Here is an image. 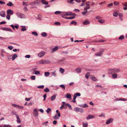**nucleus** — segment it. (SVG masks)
Masks as SVG:
<instances>
[{
  "label": "nucleus",
  "instance_id": "obj_1",
  "mask_svg": "<svg viewBox=\"0 0 127 127\" xmlns=\"http://www.w3.org/2000/svg\"><path fill=\"white\" fill-rule=\"evenodd\" d=\"M120 70L119 68H114L108 70V74H111L112 73H116L119 72Z\"/></svg>",
  "mask_w": 127,
  "mask_h": 127
},
{
  "label": "nucleus",
  "instance_id": "obj_2",
  "mask_svg": "<svg viewBox=\"0 0 127 127\" xmlns=\"http://www.w3.org/2000/svg\"><path fill=\"white\" fill-rule=\"evenodd\" d=\"M75 14L72 13L71 12H63L61 14V15L63 17H64L65 16H68V15L75 16Z\"/></svg>",
  "mask_w": 127,
  "mask_h": 127
},
{
  "label": "nucleus",
  "instance_id": "obj_3",
  "mask_svg": "<svg viewBox=\"0 0 127 127\" xmlns=\"http://www.w3.org/2000/svg\"><path fill=\"white\" fill-rule=\"evenodd\" d=\"M104 49H102L100 52H97L95 54V55L97 57L101 56L102 55V53L104 52Z\"/></svg>",
  "mask_w": 127,
  "mask_h": 127
},
{
  "label": "nucleus",
  "instance_id": "obj_4",
  "mask_svg": "<svg viewBox=\"0 0 127 127\" xmlns=\"http://www.w3.org/2000/svg\"><path fill=\"white\" fill-rule=\"evenodd\" d=\"M74 111L76 112H80L81 113H83L84 111V110L83 109L78 107L74 108Z\"/></svg>",
  "mask_w": 127,
  "mask_h": 127
},
{
  "label": "nucleus",
  "instance_id": "obj_5",
  "mask_svg": "<svg viewBox=\"0 0 127 127\" xmlns=\"http://www.w3.org/2000/svg\"><path fill=\"white\" fill-rule=\"evenodd\" d=\"M16 14L19 18H24V15L21 13L17 12L16 13Z\"/></svg>",
  "mask_w": 127,
  "mask_h": 127
},
{
  "label": "nucleus",
  "instance_id": "obj_6",
  "mask_svg": "<svg viewBox=\"0 0 127 127\" xmlns=\"http://www.w3.org/2000/svg\"><path fill=\"white\" fill-rule=\"evenodd\" d=\"M33 115L35 117H37L38 116V114L37 112V109H34L33 110Z\"/></svg>",
  "mask_w": 127,
  "mask_h": 127
},
{
  "label": "nucleus",
  "instance_id": "obj_7",
  "mask_svg": "<svg viewBox=\"0 0 127 127\" xmlns=\"http://www.w3.org/2000/svg\"><path fill=\"white\" fill-rule=\"evenodd\" d=\"M12 105L14 106V107H16V108L19 109H23V107L18 105L17 104H12Z\"/></svg>",
  "mask_w": 127,
  "mask_h": 127
},
{
  "label": "nucleus",
  "instance_id": "obj_8",
  "mask_svg": "<svg viewBox=\"0 0 127 127\" xmlns=\"http://www.w3.org/2000/svg\"><path fill=\"white\" fill-rule=\"evenodd\" d=\"M45 54V52L43 51H42L41 52L39 53L38 55L39 57H41L43 56Z\"/></svg>",
  "mask_w": 127,
  "mask_h": 127
},
{
  "label": "nucleus",
  "instance_id": "obj_9",
  "mask_svg": "<svg viewBox=\"0 0 127 127\" xmlns=\"http://www.w3.org/2000/svg\"><path fill=\"white\" fill-rule=\"evenodd\" d=\"M60 117V113H59L58 114H56L53 117V119H58Z\"/></svg>",
  "mask_w": 127,
  "mask_h": 127
},
{
  "label": "nucleus",
  "instance_id": "obj_10",
  "mask_svg": "<svg viewBox=\"0 0 127 127\" xmlns=\"http://www.w3.org/2000/svg\"><path fill=\"white\" fill-rule=\"evenodd\" d=\"M13 12L11 9H9L7 10V14L11 15L13 14Z\"/></svg>",
  "mask_w": 127,
  "mask_h": 127
},
{
  "label": "nucleus",
  "instance_id": "obj_11",
  "mask_svg": "<svg viewBox=\"0 0 127 127\" xmlns=\"http://www.w3.org/2000/svg\"><path fill=\"white\" fill-rule=\"evenodd\" d=\"M113 121V119L112 118H110L107 120L106 122V124H108L111 123H112Z\"/></svg>",
  "mask_w": 127,
  "mask_h": 127
},
{
  "label": "nucleus",
  "instance_id": "obj_12",
  "mask_svg": "<svg viewBox=\"0 0 127 127\" xmlns=\"http://www.w3.org/2000/svg\"><path fill=\"white\" fill-rule=\"evenodd\" d=\"M0 15L1 17H4L5 16V13L4 11H2L0 12Z\"/></svg>",
  "mask_w": 127,
  "mask_h": 127
},
{
  "label": "nucleus",
  "instance_id": "obj_13",
  "mask_svg": "<svg viewBox=\"0 0 127 127\" xmlns=\"http://www.w3.org/2000/svg\"><path fill=\"white\" fill-rule=\"evenodd\" d=\"M59 48L57 46H55L54 48L53 49H52L51 50V53H53L54 52H55L57 51L58 49Z\"/></svg>",
  "mask_w": 127,
  "mask_h": 127
},
{
  "label": "nucleus",
  "instance_id": "obj_14",
  "mask_svg": "<svg viewBox=\"0 0 127 127\" xmlns=\"http://www.w3.org/2000/svg\"><path fill=\"white\" fill-rule=\"evenodd\" d=\"M95 117L94 116L92 115L91 114L89 115L86 118V119L87 120H89L91 119H93Z\"/></svg>",
  "mask_w": 127,
  "mask_h": 127
},
{
  "label": "nucleus",
  "instance_id": "obj_15",
  "mask_svg": "<svg viewBox=\"0 0 127 127\" xmlns=\"http://www.w3.org/2000/svg\"><path fill=\"white\" fill-rule=\"evenodd\" d=\"M43 64H47L50 63V61L49 60H43Z\"/></svg>",
  "mask_w": 127,
  "mask_h": 127
},
{
  "label": "nucleus",
  "instance_id": "obj_16",
  "mask_svg": "<svg viewBox=\"0 0 127 127\" xmlns=\"http://www.w3.org/2000/svg\"><path fill=\"white\" fill-rule=\"evenodd\" d=\"M122 4L125 6L123 8V9L125 10H127V2H125V3H123Z\"/></svg>",
  "mask_w": 127,
  "mask_h": 127
},
{
  "label": "nucleus",
  "instance_id": "obj_17",
  "mask_svg": "<svg viewBox=\"0 0 127 127\" xmlns=\"http://www.w3.org/2000/svg\"><path fill=\"white\" fill-rule=\"evenodd\" d=\"M2 30L5 31H7L10 32H11L12 31V30L10 29V28H2Z\"/></svg>",
  "mask_w": 127,
  "mask_h": 127
},
{
  "label": "nucleus",
  "instance_id": "obj_18",
  "mask_svg": "<svg viewBox=\"0 0 127 127\" xmlns=\"http://www.w3.org/2000/svg\"><path fill=\"white\" fill-rule=\"evenodd\" d=\"M90 78L91 80L95 81H96L98 80L95 77L93 76H91Z\"/></svg>",
  "mask_w": 127,
  "mask_h": 127
},
{
  "label": "nucleus",
  "instance_id": "obj_19",
  "mask_svg": "<svg viewBox=\"0 0 127 127\" xmlns=\"http://www.w3.org/2000/svg\"><path fill=\"white\" fill-rule=\"evenodd\" d=\"M65 97L68 99H70L71 98V95L69 93H67L66 94Z\"/></svg>",
  "mask_w": 127,
  "mask_h": 127
},
{
  "label": "nucleus",
  "instance_id": "obj_20",
  "mask_svg": "<svg viewBox=\"0 0 127 127\" xmlns=\"http://www.w3.org/2000/svg\"><path fill=\"white\" fill-rule=\"evenodd\" d=\"M21 27L22 28L21 30L22 31H25L27 30V29L26 28V27L25 26H21Z\"/></svg>",
  "mask_w": 127,
  "mask_h": 127
},
{
  "label": "nucleus",
  "instance_id": "obj_21",
  "mask_svg": "<svg viewBox=\"0 0 127 127\" xmlns=\"http://www.w3.org/2000/svg\"><path fill=\"white\" fill-rule=\"evenodd\" d=\"M90 23V21L87 20L83 22V24L84 25H87Z\"/></svg>",
  "mask_w": 127,
  "mask_h": 127
},
{
  "label": "nucleus",
  "instance_id": "obj_22",
  "mask_svg": "<svg viewBox=\"0 0 127 127\" xmlns=\"http://www.w3.org/2000/svg\"><path fill=\"white\" fill-rule=\"evenodd\" d=\"M41 2L42 4L45 5H47L48 4V2L46 1L45 0H41Z\"/></svg>",
  "mask_w": 127,
  "mask_h": 127
},
{
  "label": "nucleus",
  "instance_id": "obj_23",
  "mask_svg": "<svg viewBox=\"0 0 127 127\" xmlns=\"http://www.w3.org/2000/svg\"><path fill=\"white\" fill-rule=\"evenodd\" d=\"M120 19L121 21H122L123 20L122 17L123 16V14L121 13H120L118 14Z\"/></svg>",
  "mask_w": 127,
  "mask_h": 127
},
{
  "label": "nucleus",
  "instance_id": "obj_24",
  "mask_svg": "<svg viewBox=\"0 0 127 127\" xmlns=\"http://www.w3.org/2000/svg\"><path fill=\"white\" fill-rule=\"evenodd\" d=\"M56 71H55L54 72H52L51 73V74L52 76H53L54 77L56 76L57 75V74L56 73Z\"/></svg>",
  "mask_w": 127,
  "mask_h": 127
},
{
  "label": "nucleus",
  "instance_id": "obj_25",
  "mask_svg": "<svg viewBox=\"0 0 127 127\" xmlns=\"http://www.w3.org/2000/svg\"><path fill=\"white\" fill-rule=\"evenodd\" d=\"M76 72L78 73H80L81 72V69L80 68H78L75 69Z\"/></svg>",
  "mask_w": 127,
  "mask_h": 127
},
{
  "label": "nucleus",
  "instance_id": "obj_26",
  "mask_svg": "<svg viewBox=\"0 0 127 127\" xmlns=\"http://www.w3.org/2000/svg\"><path fill=\"white\" fill-rule=\"evenodd\" d=\"M98 22L101 24L104 23L105 22V20L104 19H100L98 20Z\"/></svg>",
  "mask_w": 127,
  "mask_h": 127
},
{
  "label": "nucleus",
  "instance_id": "obj_27",
  "mask_svg": "<svg viewBox=\"0 0 127 127\" xmlns=\"http://www.w3.org/2000/svg\"><path fill=\"white\" fill-rule=\"evenodd\" d=\"M37 64H43V60H39L37 62Z\"/></svg>",
  "mask_w": 127,
  "mask_h": 127
},
{
  "label": "nucleus",
  "instance_id": "obj_28",
  "mask_svg": "<svg viewBox=\"0 0 127 127\" xmlns=\"http://www.w3.org/2000/svg\"><path fill=\"white\" fill-rule=\"evenodd\" d=\"M41 35L43 36L46 37L47 36V34L45 32H42L41 33Z\"/></svg>",
  "mask_w": 127,
  "mask_h": 127
},
{
  "label": "nucleus",
  "instance_id": "obj_29",
  "mask_svg": "<svg viewBox=\"0 0 127 127\" xmlns=\"http://www.w3.org/2000/svg\"><path fill=\"white\" fill-rule=\"evenodd\" d=\"M17 57V56L16 54H14L12 57V60H14Z\"/></svg>",
  "mask_w": 127,
  "mask_h": 127
},
{
  "label": "nucleus",
  "instance_id": "obj_30",
  "mask_svg": "<svg viewBox=\"0 0 127 127\" xmlns=\"http://www.w3.org/2000/svg\"><path fill=\"white\" fill-rule=\"evenodd\" d=\"M17 122L18 123H21V121L19 117H17Z\"/></svg>",
  "mask_w": 127,
  "mask_h": 127
},
{
  "label": "nucleus",
  "instance_id": "obj_31",
  "mask_svg": "<svg viewBox=\"0 0 127 127\" xmlns=\"http://www.w3.org/2000/svg\"><path fill=\"white\" fill-rule=\"evenodd\" d=\"M117 76V74L115 73L113 74L112 75V78L114 79L116 78Z\"/></svg>",
  "mask_w": 127,
  "mask_h": 127
},
{
  "label": "nucleus",
  "instance_id": "obj_32",
  "mask_svg": "<svg viewBox=\"0 0 127 127\" xmlns=\"http://www.w3.org/2000/svg\"><path fill=\"white\" fill-rule=\"evenodd\" d=\"M90 75V72H88L85 75V76L86 78H88L89 77V76Z\"/></svg>",
  "mask_w": 127,
  "mask_h": 127
},
{
  "label": "nucleus",
  "instance_id": "obj_33",
  "mask_svg": "<svg viewBox=\"0 0 127 127\" xmlns=\"http://www.w3.org/2000/svg\"><path fill=\"white\" fill-rule=\"evenodd\" d=\"M32 35L35 36H37L38 34L36 32H33L32 33Z\"/></svg>",
  "mask_w": 127,
  "mask_h": 127
},
{
  "label": "nucleus",
  "instance_id": "obj_34",
  "mask_svg": "<svg viewBox=\"0 0 127 127\" xmlns=\"http://www.w3.org/2000/svg\"><path fill=\"white\" fill-rule=\"evenodd\" d=\"M6 5L7 6H11L13 5V4L12 2H9L8 3H7Z\"/></svg>",
  "mask_w": 127,
  "mask_h": 127
},
{
  "label": "nucleus",
  "instance_id": "obj_35",
  "mask_svg": "<svg viewBox=\"0 0 127 127\" xmlns=\"http://www.w3.org/2000/svg\"><path fill=\"white\" fill-rule=\"evenodd\" d=\"M56 95H54L51 97L50 99L52 101H53L56 98Z\"/></svg>",
  "mask_w": 127,
  "mask_h": 127
},
{
  "label": "nucleus",
  "instance_id": "obj_36",
  "mask_svg": "<svg viewBox=\"0 0 127 127\" xmlns=\"http://www.w3.org/2000/svg\"><path fill=\"white\" fill-rule=\"evenodd\" d=\"M116 100H122V101H126L127 100V99L124 98H118L117 99H116Z\"/></svg>",
  "mask_w": 127,
  "mask_h": 127
},
{
  "label": "nucleus",
  "instance_id": "obj_37",
  "mask_svg": "<svg viewBox=\"0 0 127 127\" xmlns=\"http://www.w3.org/2000/svg\"><path fill=\"white\" fill-rule=\"evenodd\" d=\"M50 73L49 72H45L44 75L45 76L47 77L49 76Z\"/></svg>",
  "mask_w": 127,
  "mask_h": 127
},
{
  "label": "nucleus",
  "instance_id": "obj_38",
  "mask_svg": "<svg viewBox=\"0 0 127 127\" xmlns=\"http://www.w3.org/2000/svg\"><path fill=\"white\" fill-rule=\"evenodd\" d=\"M83 127H87L88 126V124L87 123H83Z\"/></svg>",
  "mask_w": 127,
  "mask_h": 127
},
{
  "label": "nucleus",
  "instance_id": "obj_39",
  "mask_svg": "<svg viewBox=\"0 0 127 127\" xmlns=\"http://www.w3.org/2000/svg\"><path fill=\"white\" fill-rule=\"evenodd\" d=\"M60 71L62 73H63L64 72V70L63 69L60 68Z\"/></svg>",
  "mask_w": 127,
  "mask_h": 127
},
{
  "label": "nucleus",
  "instance_id": "obj_40",
  "mask_svg": "<svg viewBox=\"0 0 127 127\" xmlns=\"http://www.w3.org/2000/svg\"><path fill=\"white\" fill-rule=\"evenodd\" d=\"M124 38V37L123 35H121L120 36L119 38V39L121 40H123Z\"/></svg>",
  "mask_w": 127,
  "mask_h": 127
},
{
  "label": "nucleus",
  "instance_id": "obj_41",
  "mask_svg": "<svg viewBox=\"0 0 127 127\" xmlns=\"http://www.w3.org/2000/svg\"><path fill=\"white\" fill-rule=\"evenodd\" d=\"M62 12L61 11H56L55 12V14L56 15L59 14L61 13H62Z\"/></svg>",
  "mask_w": 127,
  "mask_h": 127
},
{
  "label": "nucleus",
  "instance_id": "obj_42",
  "mask_svg": "<svg viewBox=\"0 0 127 127\" xmlns=\"http://www.w3.org/2000/svg\"><path fill=\"white\" fill-rule=\"evenodd\" d=\"M118 13L117 12H115L113 14V16L115 17H117L118 15Z\"/></svg>",
  "mask_w": 127,
  "mask_h": 127
},
{
  "label": "nucleus",
  "instance_id": "obj_43",
  "mask_svg": "<svg viewBox=\"0 0 127 127\" xmlns=\"http://www.w3.org/2000/svg\"><path fill=\"white\" fill-rule=\"evenodd\" d=\"M90 8V6H86V7H85L84 9V10H87V9H89Z\"/></svg>",
  "mask_w": 127,
  "mask_h": 127
},
{
  "label": "nucleus",
  "instance_id": "obj_44",
  "mask_svg": "<svg viewBox=\"0 0 127 127\" xmlns=\"http://www.w3.org/2000/svg\"><path fill=\"white\" fill-rule=\"evenodd\" d=\"M119 2L118 1H114V4L115 5H119Z\"/></svg>",
  "mask_w": 127,
  "mask_h": 127
},
{
  "label": "nucleus",
  "instance_id": "obj_45",
  "mask_svg": "<svg viewBox=\"0 0 127 127\" xmlns=\"http://www.w3.org/2000/svg\"><path fill=\"white\" fill-rule=\"evenodd\" d=\"M73 17H65V18L66 19H73L75 18V16H73Z\"/></svg>",
  "mask_w": 127,
  "mask_h": 127
},
{
  "label": "nucleus",
  "instance_id": "obj_46",
  "mask_svg": "<svg viewBox=\"0 0 127 127\" xmlns=\"http://www.w3.org/2000/svg\"><path fill=\"white\" fill-rule=\"evenodd\" d=\"M6 18L8 20H9L10 19V15L9 14H7L6 16Z\"/></svg>",
  "mask_w": 127,
  "mask_h": 127
},
{
  "label": "nucleus",
  "instance_id": "obj_47",
  "mask_svg": "<svg viewBox=\"0 0 127 127\" xmlns=\"http://www.w3.org/2000/svg\"><path fill=\"white\" fill-rule=\"evenodd\" d=\"M113 3H111L108 4L107 6V7H110L113 6Z\"/></svg>",
  "mask_w": 127,
  "mask_h": 127
},
{
  "label": "nucleus",
  "instance_id": "obj_48",
  "mask_svg": "<svg viewBox=\"0 0 127 127\" xmlns=\"http://www.w3.org/2000/svg\"><path fill=\"white\" fill-rule=\"evenodd\" d=\"M23 5L24 6H28V4L27 2H23Z\"/></svg>",
  "mask_w": 127,
  "mask_h": 127
},
{
  "label": "nucleus",
  "instance_id": "obj_49",
  "mask_svg": "<svg viewBox=\"0 0 127 127\" xmlns=\"http://www.w3.org/2000/svg\"><path fill=\"white\" fill-rule=\"evenodd\" d=\"M44 91L46 92H49V89L47 88H45V89L44 90Z\"/></svg>",
  "mask_w": 127,
  "mask_h": 127
},
{
  "label": "nucleus",
  "instance_id": "obj_50",
  "mask_svg": "<svg viewBox=\"0 0 127 127\" xmlns=\"http://www.w3.org/2000/svg\"><path fill=\"white\" fill-rule=\"evenodd\" d=\"M82 107L83 108H85L88 107V105L87 104H85L84 105H83Z\"/></svg>",
  "mask_w": 127,
  "mask_h": 127
},
{
  "label": "nucleus",
  "instance_id": "obj_51",
  "mask_svg": "<svg viewBox=\"0 0 127 127\" xmlns=\"http://www.w3.org/2000/svg\"><path fill=\"white\" fill-rule=\"evenodd\" d=\"M51 111V109L50 108H48L47 110H46V112L47 113H49Z\"/></svg>",
  "mask_w": 127,
  "mask_h": 127
},
{
  "label": "nucleus",
  "instance_id": "obj_52",
  "mask_svg": "<svg viewBox=\"0 0 127 127\" xmlns=\"http://www.w3.org/2000/svg\"><path fill=\"white\" fill-rule=\"evenodd\" d=\"M44 87V85H41L40 86H39L37 87V88L38 89H43Z\"/></svg>",
  "mask_w": 127,
  "mask_h": 127
},
{
  "label": "nucleus",
  "instance_id": "obj_53",
  "mask_svg": "<svg viewBox=\"0 0 127 127\" xmlns=\"http://www.w3.org/2000/svg\"><path fill=\"white\" fill-rule=\"evenodd\" d=\"M66 106H67V107H68L71 110H72V108L71 107V105L70 104H69L68 103L67 104Z\"/></svg>",
  "mask_w": 127,
  "mask_h": 127
},
{
  "label": "nucleus",
  "instance_id": "obj_54",
  "mask_svg": "<svg viewBox=\"0 0 127 127\" xmlns=\"http://www.w3.org/2000/svg\"><path fill=\"white\" fill-rule=\"evenodd\" d=\"M74 94L76 95V96H80L81 95L79 93H76Z\"/></svg>",
  "mask_w": 127,
  "mask_h": 127
},
{
  "label": "nucleus",
  "instance_id": "obj_55",
  "mask_svg": "<svg viewBox=\"0 0 127 127\" xmlns=\"http://www.w3.org/2000/svg\"><path fill=\"white\" fill-rule=\"evenodd\" d=\"M91 2L90 1H88L86 3V6H90V5L89 4V3H91Z\"/></svg>",
  "mask_w": 127,
  "mask_h": 127
},
{
  "label": "nucleus",
  "instance_id": "obj_56",
  "mask_svg": "<svg viewBox=\"0 0 127 127\" xmlns=\"http://www.w3.org/2000/svg\"><path fill=\"white\" fill-rule=\"evenodd\" d=\"M74 0H67V2L71 4H73V3L72 2Z\"/></svg>",
  "mask_w": 127,
  "mask_h": 127
},
{
  "label": "nucleus",
  "instance_id": "obj_57",
  "mask_svg": "<svg viewBox=\"0 0 127 127\" xmlns=\"http://www.w3.org/2000/svg\"><path fill=\"white\" fill-rule=\"evenodd\" d=\"M31 78L32 80H34L35 79V76H32Z\"/></svg>",
  "mask_w": 127,
  "mask_h": 127
},
{
  "label": "nucleus",
  "instance_id": "obj_58",
  "mask_svg": "<svg viewBox=\"0 0 127 127\" xmlns=\"http://www.w3.org/2000/svg\"><path fill=\"white\" fill-rule=\"evenodd\" d=\"M34 74L35 75H39L40 74V72L39 71H35Z\"/></svg>",
  "mask_w": 127,
  "mask_h": 127
},
{
  "label": "nucleus",
  "instance_id": "obj_59",
  "mask_svg": "<svg viewBox=\"0 0 127 127\" xmlns=\"http://www.w3.org/2000/svg\"><path fill=\"white\" fill-rule=\"evenodd\" d=\"M60 86L62 88H63L64 90L65 89V86L63 85H61Z\"/></svg>",
  "mask_w": 127,
  "mask_h": 127
},
{
  "label": "nucleus",
  "instance_id": "obj_60",
  "mask_svg": "<svg viewBox=\"0 0 127 127\" xmlns=\"http://www.w3.org/2000/svg\"><path fill=\"white\" fill-rule=\"evenodd\" d=\"M3 127H12L10 125H5L3 126Z\"/></svg>",
  "mask_w": 127,
  "mask_h": 127
},
{
  "label": "nucleus",
  "instance_id": "obj_61",
  "mask_svg": "<svg viewBox=\"0 0 127 127\" xmlns=\"http://www.w3.org/2000/svg\"><path fill=\"white\" fill-rule=\"evenodd\" d=\"M76 22L74 21H72L71 22V24H74L75 25H76Z\"/></svg>",
  "mask_w": 127,
  "mask_h": 127
},
{
  "label": "nucleus",
  "instance_id": "obj_62",
  "mask_svg": "<svg viewBox=\"0 0 127 127\" xmlns=\"http://www.w3.org/2000/svg\"><path fill=\"white\" fill-rule=\"evenodd\" d=\"M84 41V40H75L74 42H83Z\"/></svg>",
  "mask_w": 127,
  "mask_h": 127
},
{
  "label": "nucleus",
  "instance_id": "obj_63",
  "mask_svg": "<svg viewBox=\"0 0 127 127\" xmlns=\"http://www.w3.org/2000/svg\"><path fill=\"white\" fill-rule=\"evenodd\" d=\"M24 10L25 11H28V9L26 7H25L24 8Z\"/></svg>",
  "mask_w": 127,
  "mask_h": 127
},
{
  "label": "nucleus",
  "instance_id": "obj_64",
  "mask_svg": "<svg viewBox=\"0 0 127 127\" xmlns=\"http://www.w3.org/2000/svg\"><path fill=\"white\" fill-rule=\"evenodd\" d=\"M55 25H60L61 24L59 22H56L55 23Z\"/></svg>",
  "mask_w": 127,
  "mask_h": 127
}]
</instances>
